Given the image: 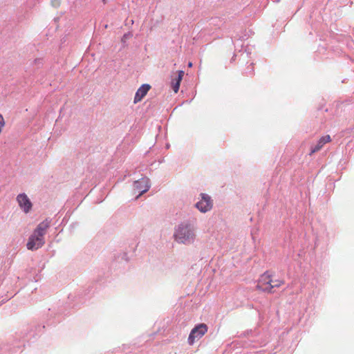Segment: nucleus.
<instances>
[{
  "label": "nucleus",
  "mask_w": 354,
  "mask_h": 354,
  "mask_svg": "<svg viewBox=\"0 0 354 354\" xmlns=\"http://www.w3.org/2000/svg\"><path fill=\"white\" fill-rule=\"evenodd\" d=\"M272 275L269 272H266L261 275L258 280L257 288L263 292L269 293L273 292L272 285Z\"/></svg>",
  "instance_id": "nucleus-3"
},
{
  "label": "nucleus",
  "mask_w": 354,
  "mask_h": 354,
  "mask_svg": "<svg viewBox=\"0 0 354 354\" xmlns=\"http://www.w3.org/2000/svg\"><path fill=\"white\" fill-rule=\"evenodd\" d=\"M140 195H141L140 194L139 195H138V196H136V198H138L140 197Z\"/></svg>",
  "instance_id": "nucleus-14"
},
{
  "label": "nucleus",
  "mask_w": 354,
  "mask_h": 354,
  "mask_svg": "<svg viewBox=\"0 0 354 354\" xmlns=\"http://www.w3.org/2000/svg\"><path fill=\"white\" fill-rule=\"evenodd\" d=\"M184 74L185 73L183 71H178L177 77L174 78L171 81V87L176 93H178L179 90L180 82L183 80Z\"/></svg>",
  "instance_id": "nucleus-9"
},
{
  "label": "nucleus",
  "mask_w": 354,
  "mask_h": 354,
  "mask_svg": "<svg viewBox=\"0 0 354 354\" xmlns=\"http://www.w3.org/2000/svg\"><path fill=\"white\" fill-rule=\"evenodd\" d=\"M140 195H141L140 194L139 195H138V196H136V198H138L140 197Z\"/></svg>",
  "instance_id": "nucleus-15"
},
{
  "label": "nucleus",
  "mask_w": 354,
  "mask_h": 354,
  "mask_svg": "<svg viewBox=\"0 0 354 354\" xmlns=\"http://www.w3.org/2000/svg\"><path fill=\"white\" fill-rule=\"evenodd\" d=\"M150 88L151 87L149 84H143L141 86L136 93L134 103H137L141 101L142 99L147 95Z\"/></svg>",
  "instance_id": "nucleus-7"
},
{
  "label": "nucleus",
  "mask_w": 354,
  "mask_h": 354,
  "mask_svg": "<svg viewBox=\"0 0 354 354\" xmlns=\"http://www.w3.org/2000/svg\"><path fill=\"white\" fill-rule=\"evenodd\" d=\"M102 1H103L104 3H106V1L105 0H102Z\"/></svg>",
  "instance_id": "nucleus-17"
},
{
  "label": "nucleus",
  "mask_w": 354,
  "mask_h": 354,
  "mask_svg": "<svg viewBox=\"0 0 354 354\" xmlns=\"http://www.w3.org/2000/svg\"><path fill=\"white\" fill-rule=\"evenodd\" d=\"M330 141H331V138L329 135L322 136L319 140L317 144L314 147L311 148L310 155H312V154L315 153V152L319 151L325 144L328 143Z\"/></svg>",
  "instance_id": "nucleus-8"
},
{
  "label": "nucleus",
  "mask_w": 354,
  "mask_h": 354,
  "mask_svg": "<svg viewBox=\"0 0 354 354\" xmlns=\"http://www.w3.org/2000/svg\"><path fill=\"white\" fill-rule=\"evenodd\" d=\"M128 37H128V35H124L123 36L122 41H124V39H127Z\"/></svg>",
  "instance_id": "nucleus-12"
},
{
  "label": "nucleus",
  "mask_w": 354,
  "mask_h": 354,
  "mask_svg": "<svg viewBox=\"0 0 354 354\" xmlns=\"http://www.w3.org/2000/svg\"><path fill=\"white\" fill-rule=\"evenodd\" d=\"M140 195H141L140 194L139 195H138V196H136V198H138L140 197Z\"/></svg>",
  "instance_id": "nucleus-16"
},
{
  "label": "nucleus",
  "mask_w": 354,
  "mask_h": 354,
  "mask_svg": "<svg viewBox=\"0 0 354 354\" xmlns=\"http://www.w3.org/2000/svg\"><path fill=\"white\" fill-rule=\"evenodd\" d=\"M196 207L201 212H206L212 209V201L209 196L201 194V200L196 204Z\"/></svg>",
  "instance_id": "nucleus-6"
},
{
  "label": "nucleus",
  "mask_w": 354,
  "mask_h": 354,
  "mask_svg": "<svg viewBox=\"0 0 354 354\" xmlns=\"http://www.w3.org/2000/svg\"><path fill=\"white\" fill-rule=\"evenodd\" d=\"M144 183L145 184V188L142 191H141L140 192V194H142L143 193H145L146 192L148 191V189H149L150 187V184H149V179L146 178H142L140 181L138 180V181H136L135 182V187L137 188V189H140L142 188V187L141 186V184Z\"/></svg>",
  "instance_id": "nucleus-10"
},
{
  "label": "nucleus",
  "mask_w": 354,
  "mask_h": 354,
  "mask_svg": "<svg viewBox=\"0 0 354 354\" xmlns=\"http://www.w3.org/2000/svg\"><path fill=\"white\" fill-rule=\"evenodd\" d=\"M188 66H189V67H192V62H189V63L188 64Z\"/></svg>",
  "instance_id": "nucleus-13"
},
{
  "label": "nucleus",
  "mask_w": 354,
  "mask_h": 354,
  "mask_svg": "<svg viewBox=\"0 0 354 354\" xmlns=\"http://www.w3.org/2000/svg\"><path fill=\"white\" fill-rule=\"evenodd\" d=\"M283 284H284V281L282 279H276V280L272 279L271 286H272V289H273L274 288H279Z\"/></svg>",
  "instance_id": "nucleus-11"
},
{
  "label": "nucleus",
  "mask_w": 354,
  "mask_h": 354,
  "mask_svg": "<svg viewBox=\"0 0 354 354\" xmlns=\"http://www.w3.org/2000/svg\"><path fill=\"white\" fill-rule=\"evenodd\" d=\"M17 201L19 207L26 213H28L32 207V204L26 194H19L17 196Z\"/></svg>",
  "instance_id": "nucleus-5"
},
{
  "label": "nucleus",
  "mask_w": 354,
  "mask_h": 354,
  "mask_svg": "<svg viewBox=\"0 0 354 354\" xmlns=\"http://www.w3.org/2000/svg\"><path fill=\"white\" fill-rule=\"evenodd\" d=\"M174 236L176 241L188 244L194 241L195 234L189 225H181L178 226Z\"/></svg>",
  "instance_id": "nucleus-2"
},
{
  "label": "nucleus",
  "mask_w": 354,
  "mask_h": 354,
  "mask_svg": "<svg viewBox=\"0 0 354 354\" xmlns=\"http://www.w3.org/2000/svg\"><path fill=\"white\" fill-rule=\"evenodd\" d=\"M208 328L205 324H199L196 326L192 330L188 337V343L193 345L196 340L201 339L207 332Z\"/></svg>",
  "instance_id": "nucleus-4"
},
{
  "label": "nucleus",
  "mask_w": 354,
  "mask_h": 354,
  "mask_svg": "<svg viewBox=\"0 0 354 354\" xmlns=\"http://www.w3.org/2000/svg\"><path fill=\"white\" fill-rule=\"evenodd\" d=\"M50 226V221L45 220L40 223L29 237L27 243V248L30 250H36L41 248L44 243V236Z\"/></svg>",
  "instance_id": "nucleus-1"
}]
</instances>
